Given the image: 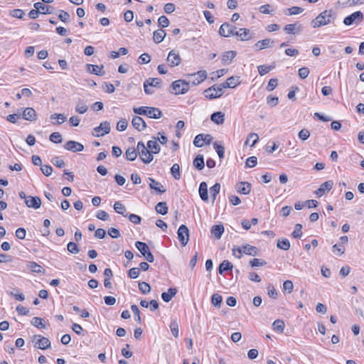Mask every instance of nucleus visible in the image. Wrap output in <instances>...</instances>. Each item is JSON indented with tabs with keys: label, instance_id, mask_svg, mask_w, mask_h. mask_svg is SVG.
<instances>
[{
	"label": "nucleus",
	"instance_id": "43",
	"mask_svg": "<svg viewBox=\"0 0 364 364\" xmlns=\"http://www.w3.org/2000/svg\"><path fill=\"white\" fill-rule=\"evenodd\" d=\"M171 173L176 180H179L181 178L180 166L178 164H174L172 166L171 168Z\"/></svg>",
	"mask_w": 364,
	"mask_h": 364
},
{
	"label": "nucleus",
	"instance_id": "53",
	"mask_svg": "<svg viewBox=\"0 0 364 364\" xmlns=\"http://www.w3.org/2000/svg\"><path fill=\"white\" fill-rule=\"evenodd\" d=\"M170 329H171V331L173 336L175 338H178L179 331H178V324L176 320L171 321V322L170 323Z\"/></svg>",
	"mask_w": 364,
	"mask_h": 364
},
{
	"label": "nucleus",
	"instance_id": "33",
	"mask_svg": "<svg viewBox=\"0 0 364 364\" xmlns=\"http://www.w3.org/2000/svg\"><path fill=\"white\" fill-rule=\"evenodd\" d=\"M166 36V32L163 29H158L153 33V40L156 43H160Z\"/></svg>",
	"mask_w": 364,
	"mask_h": 364
},
{
	"label": "nucleus",
	"instance_id": "51",
	"mask_svg": "<svg viewBox=\"0 0 364 364\" xmlns=\"http://www.w3.org/2000/svg\"><path fill=\"white\" fill-rule=\"evenodd\" d=\"M214 149L217 152L220 159L224 158L225 148L223 145L219 144L217 141L213 144Z\"/></svg>",
	"mask_w": 364,
	"mask_h": 364
},
{
	"label": "nucleus",
	"instance_id": "17",
	"mask_svg": "<svg viewBox=\"0 0 364 364\" xmlns=\"http://www.w3.org/2000/svg\"><path fill=\"white\" fill-rule=\"evenodd\" d=\"M22 118L28 121H36L37 114L35 109L32 107L26 108L22 113Z\"/></svg>",
	"mask_w": 364,
	"mask_h": 364
},
{
	"label": "nucleus",
	"instance_id": "29",
	"mask_svg": "<svg viewBox=\"0 0 364 364\" xmlns=\"http://www.w3.org/2000/svg\"><path fill=\"white\" fill-rule=\"evenodd\" d=\"M198 192L202 200L207 201L208 200V185L205 182L200 183Z\"/></svg>",
	"mask_w": 364,
	"mask_h": 364
},
{
	"label": "nucleus",
	"instance_id": "59",
	"mask_svg": "<svg viewBox=\"0 0 364 364\" xmlns=\"http://www.w3.org/2000/svg\"><path fill=\"white\" fill-rule=\"evenodd\" d=\"M303 11H304V9L301 7L292 6V7L288 9H287L288 13H285V14L287 15L291 16V15H296V14H301Z\"/></svg>",
	"mask_w": 364,
	"mask_h": 364
},
{
	"label": "nucleus",
	"instance_id": "3",
	"mask_svg": "<svg viewBox=\"0 0 364 364\" xmlns=\"http://www.w3.org/2000/svg\"><path fill=\"white\" fill-rule=\"evenodd\" d=\"M171 87L175 95L185 94L190 88V82L184 80H175L171 83Z\"/></svg>",
	"mask_w": 364,
	"mask_h": 364
},
{
	"label": "nucleus",
	"instance_id": "39",
	"mask_svg": "<svg viewBox=\"0 0 364 364\" xmlns=\"http://www.w3.org/2000/svg\"><path fill=\"white\" fill-rule=\"evenodd\" d=\"M259 140V136L255 133H250L245 141L246 145L254 146Z\"/></svg>",
	"mask_w": 364,
	"mask_h": 364
},
{
	"label": "nucleus",
	"instance_id": "41",
	"mask_svg": "<svg viewBox=\"0 0 364 364\" xmlns=\"http://www.w3.org/2000/svg\"><path fill=\"white\" fill-rule=\"evenodd\" d=\"M27 267L33 272L41 273L43 272V267L35 262H28Z\"/></svg>",
	"mask_w": 364,
	"mask_h": 364
},
{
	"label": "nucleus",
	"instance_id": "28",
	"mask_svg": "<svg viewBox=\"0 0 364 364\" xmlns=\"http://www.w3.org/2000/svg\"><path fill=\"white\" fill-rule=\"evenodd\" d=\"M149 188L151 189H154L160 193H163L166 191V189L164 188V186L158 181L154 180L152 178H149Z\"/></svg>",
	"mask_w": 364,
	"mask_h": 364
},
{
	"label": "nucleus",
	"instance_id": "47",
	"mask_svg": "<svg viewBox=\"0 0 364 364\" xmlns=\"http://www.w3.org/2000/svg\"><path fill=\"white\" fill-rule=\"evenodd\" d=\"M202 134L196 135L193 140V144L196 147H202L204 144V141L206 140V137Z\"/></svg>",
	"mask_w": 364,
	"mask_h": 364
},
{
	"label": "nucleus",
	"instance_id": "26",
	"mask_svg": "<svg viewBox=\"0 0 364 364\" xmlns=\"http://www.w3.org/2000/svg\"><path fill=\"white\" fill-rule=\"evenodd\" d=\"M87 70L92 73L99 76H102L105 74V71H103V65L100 67L96 65L87 64Z\"/></svg>",
	"mask_w": 364,
	"mask_h": 364
},
{
	"label": "nucleus",
	"instance_id": "13",
	"mask_svg": "<svg viewBox=\"0 0 364 364\" xmlns=\"http://www.w3.org/2000/svg\"><path fill=\"white\" fill-rule=\"evenodd\" d=\"M64 148L73 152H80L84 149V146L80 142L70 140L64 144Z\"/></svg>",
	"mask_w": 364,
	"mask_h": 364
},
{
	"label": "nucleus",
	"instance_id": "23",
	"mask_svg": "<svg viewBox=\"0 0 364 364\" xmlns=\"http://www.w3.org/2000/svg\"><path fill=\"white\" fill-rule=\"evenodd\" d=\"M236 56V52L233 50L226 51L222 55V63L224 65H229Z\"/></svg>",
	"mask_w": 364,
	"mask_h": 364
},
{
	"label": "nucleus",
	"instance_id": "25",
	"mask_svg": "<svg viewBox=\"0 0 364 364\" xmlns=\"http://www.w3.org/2000/svg\"><path fill=\"white\" fill-rule=\"evenodd\" d=\"M238 37L240 41H248L251 37L250 36V30L247 28H240L238 31L235 30V35Z\"/></svg>",
	"mask_w": 364,
	"mask_h": 364
},
{
	"label": "nucleus",
	"instance_id": "7",
	"mask_svg": "<svg viewBox=\"0 0 364 364\" xmlns=\"http://www.w3.org/2000/svg\"><path fill=\"white\" fill-rule=\"evenodd\" d=\"M363 20V14L361 11H355V12L351 14L350 15L346 16L343 19V23L346 26H350L354 23L358 24V23H360Z\"/></svg>",
	"mask_w": 364,
	"mask_h": 364
},
{
	"label": "nucleus",
	"instance_id": "5",
	"mask_svg": "<svg viewBox=\"0 0 364 364\" xmlns=\"http://www.w3.org/2000/svg\"><path fill=\"white\" fill-rule=\"evenodd\" d=\"M135 246L146 261L149 262H153L154 261V257L146 243L137 241L135 243Z\"/></svg>",
	"mask_w": 364,
	"mask_h": 364
},
{
	"label": "nucleus",
	"instance_id": "55",
	"mask_svg": "<svg viewBox=\"0 0 364 364\" xmlns=\"http://www.w3.org/2000/svg\"><path fill=\"white\" fill-rule=\"evenodd\" d=\"M131 309L134 315L135 321L140 323L141 322V318L140 316V311L138 306L136 304H132L131 306Z\"/></svg>",
	"mask_w": 364,
	"mask_h": 364
},
{
	"label": "nucleus",
	"instance_id": "10",
	"mask_svg": "<svg viewBox=\"0 0 364 364\" xmlns=\"http://www.w3.org/2000/svg\"><path fill=\"white\" fill-rule=\"evenodd\" d=\"M236 27L230 25L228 23H223L219 29V34L223 37H230L234 36L235 33Z\"/></svg>",
	"mask_w": 364,
	"mask_h": 364
},
{
	"label": "nucleus",
	"instance_id": "57",
	"mask_svg": "<svg viewBox=\"0 0 364 364\" xmlns=\"http://www.w3.org/2000/svg\"><path fill=\"white\" fill-rule=\"evenodd\" d=\"M302 225L301 224H296L294 228V230L293 231L291 235L294 238H301L302 236Z\"/></svg>",
	"mask_w": 364,
	"mask_h": 364
},
{
	"label": "nucleus",
	"instance_id": "32",
	"mask_svg": "<svg viewBox=\"0 0 364 364\" xmlns=\"http://www.w3.org/2000/svg\"><path fill=\"white\" fill-rule=\"evenodd\" d=\"M225 114L221 112H216L211 114L210 119L217 124H222L225 120Z\"/></svg>",
	"mask_w": 364,
	"mask_h": 364
},
{
	"label": "nucleus",
	"instance_id": "19",
	"mask_svg": "<svg viewBox=\"0 0 364 364\" xmlns=\"http://www.w3.org/2000/svg\"><path fill=\"white\" fill-rule=\"evenodd\" d=\"M132 124V126L139 132L144 130L146 127V122L141 117L138 116L133 117Z\"/></svg>",
	"mask_w": 364,
	"mask_h": 364
},
{
	"label": "nucleus",
	"instance_id": "2",
	"mask_svg": "<svg viewBox=\"0 0 364 364\" xmlns=\"http://www.w3.org/2000/svg\"><path fill=\"white\" fill-rule=\"evenodd\" d=\"M257 251L258 250L256 247L250 245H245L237 249H233L232 255L237 258H240L242 253L248 255L256 256L257 255Z\"/></svg>",
	"mask_w": 364,
	"mask_h": 364
},
{
	"label": "nucleus",
	"instance_id": "6",
	"mask_svg": "<svg viewBox=\"0 0 364 364\" xmlns=\"http://www.w3.org/2000/svg\"><path fill=\"white\" fill-rule=\"evenodd\" d=\"M150 87L160 88L161 87V80L157 77H149L144 82V92L146 95H152L154 91Z\"/></svg>",
	"mask_w": 364,
	"mask_h": 364
},
{
	"label": "nucleus",
	"instance_id": "9",
	"mask_svg": "<svg viewBox=\"0 0 364 364\" xmlns=\"http://www.w3.org/2000/svg\"><path fill=\"white\" fill-rule=\"evenodd\" d=\"M178 238L183 246L187 245L189 240V230L186 225H181L177 231Z\"/></svg>",
	"mask_w": 364,
	"mask_h": 364
},
{
	"label": "nucleus",
	"instance_id": "54",
	"mask_svg": "<svg viewBox=\"0 0 364 364\" xmlns=\"http://www.w3.org/2000/svg\"><path fill=\"white\" fill-rule=\"evenodd\" d=\"M31 323H32V325H33L34 326H36L38 328H46V326L43 323V318H41L40 317H33L31 321Z\"/></svg>",
	"mask_w": 364,
	"mask_h": 364
},
{
	"label": "nucleus",
	"instance_id": "63",
	"mask_svg": "<svg viewBox=\"0 0 364 364\" xmlns=\"http://www.w3.org/2000/svg\"><path fill=\"white\" fill-rule=\"evenodd\" d=\"M51 162L58 168H63L65 165L64 161L58 156L53 157L51 160Z\"/></svg>",
	"mask_w": 364,
	"mask_h": 364
},
{
	"label": "nucleus",
	"instance_id": "49",
	"mask_svg": "<svg viewBox=\"0 0 364 364\" xmlns=\"http://www.w3.org/2000/svg\"><path fill=\"white\" fill-rule=\"evenodd\" d=\"M138 286H139V289L144 294H149L151 291V289L150 285L145 282H139Z\"/></svg>",
	"mask_w": 364,
	"mask_h": 364
},
{
	"label": "nucleus",
	"instance_id": "56",
	"mask_svg": "<svg viewBox=\"0 0 364 364\" xmlns=\"http://www.w3.org/2000/svg\"><path fill=\"white\" fill-rule=\"evenodd\" d=\"M49 139L50 141L55 144L61 143L63 140L62 136L59 132L52 133L49 136Z\"/></svg>",
	"mask_w": 364,
	"mask_h": 364
},
{
	"label": "nucleus",
	"instance_id": "61",
	"mask_svg": "<svg viewBox=\"0 0 364 364\" xmlns=\"http://www.w3.org/2000/svg\"><path fill=\"white\" fill-rule=\"evenodd\" d=\"M58 18L61 21L66 23L70 19V14L67 11H65L63 10H60L59 14H58Z\"/></svg>",
	"mask_w": 364,
	"mask_h": 364
},
{
	"label": "nucleus",
	"instance_id": "58",
	"mask_svg": "<svg viewBox=\"0 0 364 364\" xmlns=\"http://www.w3.org/2000/svg\"><path fill=\"white\" fill-rule=\"evenodd\" d=\"M67 249H68V251L72 254H77L80 252V250H79L77 245H76V243H75L73 242H68V244L67 245Z\"/></svg>",
	"mask_w": 364,
	"mask_h": 364
},
{
	"label": "nucleus",
	"instance_id": "60",
	"mask_svg": "<svg viewBox=\"0 0 364 364\" xmlns=\"http://www.w3.org/2000/svg\"><path fill=\"white\" fill-rule=\"evenodd\" d=\"M159 26L161 28H166L169 25V20L165 16H161L158 19Z\"/></svg>",
	"mask_w": 364,
	"mask_h": 364
},
{
	"label": "nucleus",
	"instance_id": "14",
	"mask_svg": "<svg viewBox=\"0 0 364 364\" xmlns=\"http://www.w3.org/2000/svg\"><path fill=\"white\" fill-rule=\"evenodd\" d=\"M167 62L171 67L178 65L181 62V58L178 53L173 50H171L167 57Z\"/></svg>",
	"mask_w": 364,
	"mask_h": 364
},
{
	"label": "nucleus",
	"instance_id": "64",
	"mask_svg": "<svg viewBox=\"0 0 364 364\" xmlns=\"http://www.w3.org/2000/svg\"><path fill=\"white\" fill-rule=\"evenodd\" d=\"M127 121L125 119H120L117 124V129L118 131H124L127 127Z\"/></svg>",
	"mask_w": 364,
	"mask_h": 364
},
{
	"label": "nucleus",
	"instance_id": "42",
	"mask_svg": "<svg viewBox=\"0 0 364 364\" xmlns=\"http://www.w3.org/2000/svg\"><path fill=\"white\" fill-rule=\"evenodd\" d=\"M114 209L117 213L121 214L124 217L127 216V215L125 214L126 208L120 201L115 202L114 204Z\"/></svg>",
	"mask_w": 364,
	"mask_h": 364
},
{
	"label": "nucleus",
	"instance_id": "46",
	"mask_svg": "<svg viewBox=\"0 0 364 364\" xmlns=\"http://www.w3.org/2000/svg\"><path fill=\"white\" fill-rule=\"evenodd\" d=\"M87 105L82 100H79L75 107V111L79 114L85 113L87 111Z\"/></svg>",
	"mask_w": 364,
	"mask_h": 364
},
{
	"label": "nucleus",
	"instance_id": "27",
	"mask_svg": "<svg viewBox=\"0 0 364 364\" xmlns=\"http://www.w3.org/2000/svg\"><path fill=\"white\" fill-rule=\"evenodd\" d=\"M146 116L152 119H159L162 117V112L159 108L149 107Z\"/></svg>",
	"mask_w": 364,
	"mask_h": 364
},
{
	"label": "nucleus",
	"instance_id": "15",
	"mask_svg": "<svg viewBox=\"0 0 364 364\" xmlns=\"http://www.w3.org/2000/svg\"><path fill=\"white\" fill-rule=\"evenodd\" d=\"M274 41L269 39V38H265L261 41H257L254 45V48L255 50L259 51L267 48H271L273 46Z\"/></svg>",
	"mask_w": 364,
	"mask_h": 364
},
{
	"label": "nucleus",
	"instance_id": "50",
	"mask_svg": "<svg viewBox=\"0 0 364 364\" xmlns=\"http://www.w3.org/2000/svg\"><path fill=\"white\" fill-rule=\"evenodd\" d=\"M272 326L274 330L282 332L284 329L285 324L282 320L277 319L273 322Z\"/></svg>",
	"mask_w": 364,
	"mask_h": 364
},
{
	"label": "nucleus",
	"instance_id": "35",
	"mask_svg": "<svg viewBox=\"0 0 364 364\" xmlns=\"http://www.w3.org/2000/svg\"><path fill=\"white\" fill-rule=\"evenodd\" d=\"M301 26H297L296 23L287 24L284 26V31L287 33L294 34L301 31Z\"/></svg>",
	"mask_w": 364,
	"mask_h": 364
},
{
	"label": "nucleus",
	"instance_id": "37",
	"mask_svg": "<svg viewBox=\"0 0 364 364\" xmlns=\"http://www.w3.org/2000/svg\"><path fill=\"white\" fill-rule=\"evenodd\" d=\"M136 149L134 147H129L125 152L126 159L129 161H134L137 157Z\"/></svg>",
	"mask_w": 364,
	"mask_h": 364
},
{
	"label": "nucleus",
	"instance_id": "45",
	"mask_svg": "<svg viewBox=\"0 0 364 364\" xmlns=\"http://www.w3.org/2000/svg\"><path fill=\"white\" fill-rule=\"evenodd\" d=\"M223 301V297L221 295L218 294H213L211 297V303L212 304L218 308H220L221 306V303Z\"/></svg>",
	"mask_w": 364,
	"mask_h": 364
},
{
	"label": "nucleus",
	"instance_id": "21",
	"mask_svg": "<svg viewBox=\"0 0 364 364\" xmlns=\"http://www.w3.org/2000/svg\"><path fill=\"white\" fill-rule=\"evenodd\" d=\"M147 148L151 152V154H158L161 151V147L157 142V139L156 137H153L152 140H149L147 142Z\"/></svg>",
	"mask_w": 364,
	"mask_h": 364
},
{
	"label": "nucleus",
	"instance_id": "11",
	"mask_svg": "<svg viewBox=\"0 0 364 364\" xmlns=\"http://www.w3.org/2000/svg\"><path fill=\"white\" fill-rule=\"evenodd\" d=\"M94 132L96 134H93V135L96 136H102L107 134L110 132V124L108 122H103L100 123V126L94 128Z\"/></svg>",
	"mask_w": 364,
	"mask_h": 364
},
{
	"label": "nucleus",
	"instance_id": "40",
	"mask_svg": "<svg viewBox=\"0 0 364 364\" xmlns=\"http://www.w3.org/2000/svg\"><path fill=\"white\" fill-rule=\"evenodd\" d=\"M233 265L228 260H224L219 266L218 271L220 274H223L228 270H232Z\"/></svg>",
	"mask_w": 364,
	"mask_h": 364
},
{
	"label": "nucleus",
	"instance_id": "4",
	"mask_svg": "<svg viewBox=\"0 0 364 364\" xmlns=\"http://www.w3.org/2000/svg\"><path fill=\"white\" fill-rule=\"evenodd\" d=\"M223 90L222 84L213 85V86L205 90L204 94L206 98L209 100H213L221 97L223 94Z\"/></svg>",
	"mask_w": 364,
	"mask_h": 364
},
{
	"label": "nucleus",
	"instance_id": "1",
	"mask_svg": "<svg viewBox=\"0 0 364 364\" xmlns=\"http://www.w3.org/2000/svg\"><path fill=\"white\" fill-rule=\"evenodd\" d=\"M333 11L332 10H326L321 12L315 19L311 21L313 28H318L327 25L331 22L333 18Z\"/></svg>",
	"mask_w": 364,
	"mask_h": 364
},
{
	"label": "nucleus",
	"instance_id": "8",
	"mask_svg": "<svg viewBox=\"0 0 364 364\" xmlns=\"http://www.w3.org/2000/svg\"><path fill=\"white\" fill-rule=\"evenodd\" d=\"M33 341L34 342V346L39 349L45 350L50 347L49 339L41 335H35Z\"/></svg>",
	"mask_w": 364,
	"mask_h": 364
},
{
	"label": "nucleus",
	"instance_id": "62",
	"mask_svg": "<svg viewBox=\"0 0 364 364\" xmlns=\"http://www.w3.org/2000/svg\"><path fill=\"white\" fill-rule=\"evenodd\" d=\"M332 249L333 252L338 256L342 255L345 252V248L341 245L336 244L333 246Z\"/></svg>",
	"mask_w": 364,
	"mask_h": 364
},
{
	"label": "nucleus",
	"instance_id": "20",
	"mask_svg": "<svg viewBox=\"0 0 364 364\" xmlns=\"http://www.w3.org/2000/svg\"><path fill=\"white\" fill-rule=\"evenodd\" d=\"M240 77L238 76H232L227 79L226 82L223 83V87L225 88H234L240 84Z\"/></svg>",
	"mask_w": 364,
	"mask_h": 364
},
{
	"label": "nucleus",
	"instance_id": "36",
	"mask_svg": "<svg viewBox=\"0 0 364 364\" xmlns=\"http://www.w3.org/2000/svg\"><path fill=\"white\" fill-rule=\"evenodd\" d=\"M193 164L196 169L199 171L202 170L205 166L204 159L203 155L198 154L194 159Z\"/></svg>",
	"mask_w": 364,
	"mask_h": 364
},
{
	"label": "nucleus",
	"instance_id": "30",
	"mask_svg": "<svg viewBox=\"0 0 364 364\" xmlns=\"http://www.w3.org/2000/svg\"><path fill=\"white\" fill-rule=\"evenodd\" d=\"M210 232L217 240H219L224 232V227L223 225H213L211 228Z\"/></svg>",
	"mask_w": 364,
	"mask_h": 364
},
{
	"label": "nucleus",
	"instance_id": "52",
	"mask_svg": "<svg viewBox=\"0 0 364 364\" xmlns=\"http://www.w3.org/2000/svg\"><path fill=\"white\" fill-rule=\"evenodd\" d=\"M273 68H274V65H259L257 67L258 72H259L260 75H264L268 73Z\"/></svg>",
	"mask_w": 364,
	"mask_h": 364
},
{
	"label": "nucleus",
	"instance_id": "48",
	"mask_svg": "<svg viewBox=\"0 0 364 364\" xmlns=\"http://www.w3.org/2000/svg\"><path fill=\"white\" fill-rule=\"evenodd\" d=\"M220 185L218 183H215L210 188V196L213 198V200L214 201L216 198L217 195L220 193Z\"/></svg>",
	"mask_w": 364,
	"mask_h": 364
},
{
	"label": "nucleus",
	"instance_id": "38",
	"mask_svg": "<svg viewBox=\"0 0 364 364\" xmlns=\"http://www.w3.org/2000/svg\"><path fill=\"white\" fill-rule=\"evenodd\" d=\"M155 210L157 213L166 215L168 213V206L166 202H159L156 204Z\"/></svg>",
	"mask_w": 364,
	"mask_h": 364
},
{
	"label": "nucleus",
	"instance_id": "18",
	"mask_svg": "<svg viewBox=\"0 0 364 364\" xmlns=\"http://www.w3.org/2000/svg\"><path fill=\"white\" fill-rule=\"evenodd\" d=\"M333 182L332 181H327L324 183H323L319 188H318L316 191V194L318 196V197H321V196H323L326 192H328L333 187Z\"/></svg>",
	"mask_w": 364,
	"mask_h": 364
},
{
	"label": "nucleus",
	"instance_id": "34",
	"mask_svg": "<svg viewBox=\"0 0 364 364\" xmlns=\"http://www.w3.org/2000/svg\"><path fill=\"white\" fill-rule=\"evenodd\" d=\"M34 8L38 10L42 14H52V10H50V6L44 5L41 2H36L33 5Z\"/></svg>",
	"mask_w": 364,
	"mask_h": 364
},
{
	"label": "nucleus",
	"instance_id": "44",
	"mask_svg": "<svg viewBox=\"0 0 364 364\" xmlns=\"http://www.w3.org/2000/svg\"><path fill=\"white\" fill-rule=\"evenodd\" d=\"M277 246L279 249L288 250L290 248V242L289 240L286 238L278 240Z\"/></svg>",
	"mask_w": 364,
	"mask_h": 364
},
{
	"label": "nucleus",
	"instance_id": "22",
	"mask_svg": "<svg viewBox=\"0 0 364 364\" xmlns=\"http://www.w3.org/2000/svg\"><path fill=\"white\" fill-rule=\"evenodd\" d=\"M138 154L144 164H149L154 159L151 152L148 149V148H146V150L144 149L143 151H139Z\"/></svg>",
	"mask_w": 364,
	"mask_h": 364
},
{
	"label": "nucleus",
	"instance_id": "24",
	"mask_svg": "<svg viewBox=\"0 0 364 364\" xmlns=\"http://www.w3.org/2000/svg\"><path fill=\"white\" fill-rule=\"evenodd\" d=\"M237 190L238 193L247 195L251 191V185L248 182H240L237 185Z\"/></svg>",
	"mask_w": 364,
	"mask_h": 364
},
{
	"label": "nucleus",
	"instance_id": "12",
	"mask_svg": "<svg viewBox=\"0 0 364 364\" xmlns=\"http://www.w3.org/2000/svg\"><path fill=\"white\" fill-rule=\"evenodd\" d=\"M192 77V80H190L188 82H191L193 85H199L207 77V73L205 70H199L194 74H191L189 75Z\"/></svg>",
	"mask_w": 364,
	"mask_h": 364
},
{
	"label": "nucleus",
	"instance_id": "16",
	"mask_svg": "<svg viewBox=\"0 0 364 364\" xmlns=\"http://www.w3.org/2000/svg\"><path fill=\"white\" fill-rule=\"evenodd\" d=\"M25 203L28 208L38 209L41 205V200L38 196H28Z\"/></svg>",
	"mask_w": 364,
	"mask_h": 364
},
{
	"label": "nucleus",
	"instance_id": "31",
	"mask_svg": "<svg viewBox=\"0 0 364 364\" xmlns=\"http://www.w3.org/2000/svg\"><path fill=\"white\" fill-rule=\"evenodd\" d=\"M176 293L177 289L176 288H169L168 291L161 294V298L165 302H169Z\"/></svg>",
	"mask_w": 364,
	"mask_h": 364
}]
</instances>
